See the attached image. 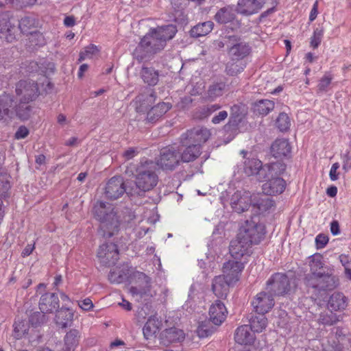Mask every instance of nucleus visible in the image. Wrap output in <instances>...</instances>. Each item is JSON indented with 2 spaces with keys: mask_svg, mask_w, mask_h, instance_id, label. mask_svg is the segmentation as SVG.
<instances>
[{
  "mask_svg": "<svg viewBox=\"0 0 351 351\" xmlns=\"http://www.w3.org/2000/svg\"><path fill=\"white\" fill-rule=\"evenodd\" d=\"M290 282L287 276L282 273L273 274L267 281L265 289L273 298L285 295L290 291Z\"/></svg>",
  "mask_w": 351,
  "mask_h": 351,
  "instance_id": "423d86ee",
  "label": "nucleus"
},
{
  "mask_svg": "<svg viewBox=\"0 0 351 351\" xmlns=\"http://www.w3.org/2000/svg\"><path fill=\"white\" fill-rule=\"evenodd\" d=\"M252 246L251 243L238 233L237 237L230 242V254L234 259L240 261L243 256L250 255Z\"/></svg>",
  "mask_w": 351,
  "mask_h": 351,
  "instance_id": "9b49d317",
  "label": "nucleus"
},
{
  "mask_svg": "<svg viewBox=\"0 0 351 351\" xmlns=\"http://www.w3.org/2000/svg\"><path fill=\"white\" fill-rule=\"evenodd\" d=\"M73 314L69 308H61L57 311L55 317L56 324L62 328H66L69 323L73 320Z\"/></svg>",
  "mask_w": 351,
  "mask_h": 351,
  "instance_id": "4c0bfd02",
  "label": "nucleus"
},
{
  "mask_svg": "<svg viewBox=\"0 0 351 351\" xmlns=\"http://www.w3.org/2000/svg\"><path fill=\"white\" fill-rule=\"evenodd\" d=\"M248 242L253 245L259 244L266 234V228L263 223H261L258 217H252L246 220L241 226L239 232Z\"/></svg>",
  "mask_w": 351,
  "mask_h": 351,
  "instance_id": "39448f33",
  "label": "nucleus"
},
{
  "mask_svg": "<svg viewBox=\"0 0 351 351\" xmlns=\"http://www.w3.org/2000/svg\"><path fill=\"white\" fill-rule=\"evenodd\" d=\"M162 324L156 316H150L143 328V332L146 339H149L156 336L159 331Z\"/></svg>",
  "mask_w": 351,
  "mask_h": 351,
  "instance_id": "2f4dec72",
  "label": "nucleus"
},
{
  "mask_svg": "<svg viewBox=\"0 0 351 351\" xmlns=\"http://www.w3.org/2000/svg\"><path fill=\"white\" fill-rule=\"evenodd\" d=\"M169 103L160 102L151 108L147 113V120L150 123H155L171 109Z\"/></svg>",
  "mask_w": 351,
  "mask_h": 351,
  "instance_id": "c85d7f7f",
  "label": "nucleus"
},
{
  "mask_svg": "<svg viewBox=\"0 0 351 351\" xmlns=\"http://www.w3.org/2000/svg\"><path fill=\"white\" fill-rule=\"evenodd\" d=\"M213 27L214 23L210 21L198 23L190 30V35L193 38L204 36L213 30Z\"/></svg>",
  "mask_w": 351,
  "mask_h": 351,
  "instance_id": "e433bc0d",
  "label": "nucleus"
},
{
  "mask_svg": "<svg viewBox=\"0 0 351 351\" xmlns=\"http://www.w3.org/2000/svg\"><path fill=\"white\" fill-rule=\"evenodd\" d=\"M93 210L95 218L100 222L99 233L104 238H110L117 234L121 222L130 223L135 217L130 208L119 210L111 204L103 201L97 202Z\"/></svg>",
  "mask_w": 351,
  "mask_h": 351,
  "instance_id": "f257e3e1",
  "label": "nucleus"
},
{
  "mask_svg": "<svg viewBox=\"0 0 351 351\" xmlns=\"http://www.w3.org/2000/svg\"><path fill=\"white\" fill-rule=\"evenodd\" d=\"M12 21L8 14H3L0 18V37H4L9 43L15 39L16 26Z\"/></svg>",
  "mask_w": 351,
  "mask_h": 351,
  "instance_id": "aec40b11",
  "label": "nucleus"
},
{
  "mask_svg": "<svg viewBox=\"0 0 351 351\" xmlns=\"http://www.w3.org/2000/svg\"><path fill=\"white\" fill-rule=\"evenodd\" d=\"M267 326V319L265 314L258 313L250 319V328L254 332H262Z\"/></svg>",
  "mask_w": 351,
  "mask_h": 351,
  "instance_id": "58836bf2",
  "label": "nucleus"
},
{
  "mask_svg": "<svg viewBox=\"0 0 351 351\" xmlns=\"http://www.w3.org/2000/svg\"><path fill=\"white\" fill-rule=\"evenodd\" d=\"M210 136V132L204 127H197L187 130L180 136V143L187 145L188 143L195 144L201 147L202 144L206 143Z\"/></svg>",
  "mask_w": 351,
  "mask_h": 351,
  "instance_id": "9d476101",
  "label": "nucleus"
},
{
  "mask_svg": "<svg viewBox=\"0 0 351 351\" xmlns=\"http://www.w3.org/2000/svg\"><path fill=\"white\" fill-rule=\"evenodd\" d=\"M177 32L176 26L167 25L151 28L141 39L132 56L138 62L149 58L165 48L167 41L171 40Z\"/></svg>",
  "mask_w": 351,
  "mask_h": 351,
  "instance_id": "f03ea898",
  "label": "nucleus"
},
{
  "mask_svg": "<svg viewBox=\"0 0 351 351\" xmlns=\"http://www.w3.org/2000/svg\"><path fill=\"white\" fill-rule=\"evenodd\" d=\"M236 17L233 7L227 5L220 8L215 14L214 19L219 24L232 22Z\"/></svg>",
  "mask_w": 351,
  "mask_h": 351,
  "instance_id": "f704fd0d",
  "label": "nucleus"
},
{
  "mask_svg": "<svg viewBox=\"0 0 351 351\" xmlns=\"http://www.w3.org/2000/svg\"><path fill=\"white\" fill-rule=\"evenodd\" d=\"M233 283H229L228 280L219 275L213 280L212 290L214 294L219 298L225 299L229 292L230 286Z\"/></svg>",
  "mask_w": 351,
  "mask_h": 351,
  "instance_id": "b1692460",
  "label": "nucleus"
},
{
  "mask_svg": "<svg viewBox=\"0 0 351 351\" xmlns=\"http://www.w3.org/2000/svg\"><path fill=\"white\" fill-rule=\"evenodd\" d=\"M346 333L347 330L346 328L340 327H334L332 328L330 333V338L332 339L331 346L334 349V351H340L341 346L339 343L345 339Z\"/></svg>",
  "mask_w": 351,
  "mask_h": 351,
  "instance_id": "ea45409f",
  "label": "nucleus"
},
{
  "mask_svg": "<svg viewBox=\"0 0 351 351\" xmlns=\"http://www.w3.org/2000/svg\"><path fill=\"white\" fill-rule=\"evenodd\" d=\"M13 327L14 337L16 339L21 338L27 331V326L23 320L14 322Z\"/></svg>",
  "mask_w": 351,
  "mask_h": 351,
  "instance_id": "13d9d810",
  "label": "nucleus"
},
{
  "mask_svg": "<svg viewBox=\"0 0 351 351\" xmlns=\"http://www.w3.org/2000/svg\"><path fill=\"white\" fill-rule=\"evenodd\" d=\"M342 160V169L345 172H348L351 169V152L348 149L346 152L341 155Z\"/></svg>",
  "mask_w": 351,
  "mask_h": 351,
  "instance_id": "052dcab7",
  "label": "nucleus"
},
{
  "mask_svg": "<svg viewBox=\"0 0 351 351\" xmlns=\"http://www.w3.org/2000/svg\"><path fill=\"white\" fill-rule=\"evenodd\" d=\"M339 316L333 314L332 311L323 312L319 315L318 322L324 325H333L339 321Z\"/></svg>",
  "mask_w": 351,
  "mask_h": 351,
  "instance_id": "603ef678",
  "label": "nucleus"
},
{
  "mask_svg": "<svg viewBox=\"0 0 351 351\" xmlns=\"http://www.w3.org/2000/svg\"><path fill=\"white\" fill-rule=\"evenodd\" d=\"M184 339V333L183 330L175 327L167 328L160 335V342L165 346L181 341Z\"/></svg>",
  "mask_w": 351,
  "mask_h": 351,
  "instance_id": "5701e85b",
  "label": "nucleus"
},
{
  "mask_svg": "<svg viewBox=\"0 0 351 351\" xmlns=\"http://www.w3.org/2000/svg\"><path fill=\"white\" fill-rule=\"evenodd\" d=\"M247 325H242L237 328L234 332V339L241 345H250L254 343L255 336Z\"/></svg>",
  "mask_w": 351,
  "mask_h": 351,
  "instance_id": "bb28decb",
  "label": "nucleus"
},
{
  "mask_svg": "<svg viewBox=\"0 0 351 351\" xmlns=\"http://www.w3.org/2000/svg\"><path fill=\"white\" fill-rule=\"evenodd\" d=\"M332 77L329 73H326L319 81L317 84V93H326L330 89Z\"/></svg>",
  "mask_w": 351,
  "mask_h": 351,
  "instance_id": "864d4df0",
  "label": "nucleus"
},
{
  "mask_svg": "<svg viewBox=\"0 0 351 351\" xmlns=\"http://www.w3.org/2000/svg\"><path fill=\"white\" fill-rule=\"evenodd\" d=\"M16 107L12 96L6 95L0 98V121L5 117L12 118Z\"/></svg>",
  "mask_w": 351,
  "mask_h": 351,
  "instance_id": "7c9ffc66",
  "label": "nucleus"
},
{
  "mask_svg": "<svg viewBox=\"0 0 351 351\" xmlns=\"http://www.w3.org/2000/svg\"><path fill=\"white\" fill-rule=\"evenodd\" d=\"M226 86V83L223 82L213 83L210 85L205 93V100L213 101L217 97L222 96L224 93Z\"/></svg>",
  "mask_w": 351,
  "mask_h": 351,
  "instance_id": "c9c22d12",
  "label": "nucleus"
},
{
  "mask_svg": "<svg viewBox=\"0 0 351 351\" xmlns=\"http://www.w3.org/2000/svg\"><path fill=\"white\" fill-rule=\"evenodd\" d=\"M245 67V64L239 60L230 59L226 65L225 72L227 75L234 76L241 73Z\"/></svg>",
  "mask_w": 351,
  "mask_h": 351,
  "instance_id": "09e8293b",
  "label": "nucleus"
},
{
  "mask_svg": "<svg viewBox=\"0 0 351 351\" xmlns=\"http://www.w3.org/2000/svg\"><path fill=\"white\" fill-rule=\"evenodd\" d=\"M221 108V105L217 104L204 106L196 110L194 117L198 119H204Z\"/></svg>",
  "mask_w": 351,
  "mask_h": 351,
  "instance_id": "a18cd8bd",
  "label": "nucleus"
},
{
  "mask_svg": "<svg viewBox=\"0 0 351 351\" xmlns=\"http://www.w3.org/2000/svg\"><path fill=\"white\" fill-rule=\"evenodd\" d=\"M180 152L173 146H168L161 149L157 165L163 170L172 171L180 162Z\"/></svg>",
  "mask_w": 351,
  "mask_h": 351,
  "instance_id": "0eeeda50",
  "label": "nucleus"
},
{
  "mask_svg": "<svg viewBox=\"0 0 351 351\" xmlns=\"http://www.w3.org/2000/svg\"><path fill=\"white\" fill-rule=\"evenodd\" d=\"M156 164L151 160L141 161L136 169L135 184L142 192L152 190L158 184Z\"/></svg>",
  "mask_w": 351,
  "mask_h": 351,
  "instance_id": "7ed1b4c3",
  "label": "nucleus"
},
{
  "mask_svg": "<svg viewBox=\"0 0 351 351\" xmlns=\"http://www.w3.org/2000/svg\"><path fill=\"white\" fill-rule=\"evenodd\" d=\"M16 93L21 103L27 104L38 96V84L32 80H21L16 86Z\"/></svg>",
  "mask_w": 351,
  "mask_h": 351,
  "instance_id": "1a4fd4ad",
  "label": "nucleus"
},
{
  "mask_svg": "<svg viewBox=\"0 0 351 351\" xmlns=\"http://www.w3.org/2000/svg\"><path fill=\"white\" fill-rule=\"evenodd\" d=\"M252 198L249 191H237L232 195L230 204L234 211L241 213L249 209L252 204Z\"/></svg>",
  "mask_w": 351,
  "mask_h": 351,
  "instance_id": "4468645a",
  "label": "nucleus"
},
{
  "mask_svg": "<svg viewBox=\"0 0 351 351\" xmlns=\"http://www.w3.org/2000/svg\"><path fill=\"white\" fill-rule=\"evenodd\" d=\"M263 186L265 193L269 195H275L282 193L285 189V181L280 178L275 177L267 179Z\"/></svg>",
  "mask_w": 351,
  "mask_h": 351,
  "instance_id": "393cba45",
  "label": "nucleus"
},
{
  "mask_svg": "<svg viewBox=\"0 0 351 351\" xmlns=\"http://www.w3.org/2000/svg\"><path fill=\"white\" fill-rule=\"evenodd\" d=\"M59 298L54 293H45L39 301V308L42 313H51L59 308Z\"/></svg>",
  "mask_w": 351,
  "mask_h": 351,
  "instance_id": "6ab92c4d",
  "label": "nucleus"
},
{
  "mask_svg": "<svg viewBox=\"0 0 351 351\" xmlns=\"http://www.w3.org/2000/svg\"><path fill=\"white\" fill-rule=\"evenodd\" d=\"M230 38H232V35L226 36L225 37L223 38L221 40H215L213 45L215 48H217L219 49L224 47L225 46L228 47V41L230 40Z\"/></svg>",
  "mask_w": 351,
  "mask_h": 351,
  "instance_id": "338daca9",
  "label": "nucleus"
},
{
  "mask_svg": "<svg viewBox=\"0 0 351 351\" xmlns=\"http://www.w3.org/2000/svg\"><path fill=\"white\" fill-rule=\"evenodd\" d=\"M29 134L28 129L25 126H21L19 128L17 131L15 133V138L16 139H22L25 138Z\"/></svg>",
  "mask_w": 351,
  "mask_h": 351,
  "instance_id": "774afa93",
  "label": "nucleus"
},
{
  "mask_svg": "<svg viewBox=\"0 0 351 351\" xmlns=\"http://www.w3.org/2000/svg\"><path fill=\"white\" fill-rule=\"evenodd\" d=\"M228 116V113L226 110L219 111L217 114H215L211 120V122L213 124H219L221 121H224Z\"/></svg>",
  "mask_w": 351,
  "mask_h": 351,
  "instance_id": "0e129e2a",
  "label": "nucleus"
},
{
  "mask_svg": "<svg viewBox=\"0 0 351 351\" xmlns=\"http://www.w3.org/2000/svg\"><path fill=\"white\" fill-rule=\"evenodd\" d=\"M285 170V165L282 162H273L263 165L260 172V181L263 182L267 179L279 177Z\"/></svg>",
  "mask_w": 351,
  "mask_h": 351,
  "instance_id": "412c9836",
  "label": "nucleus"
},
{
  "mask_svg": "<svg viewBox=\"0 0 351 351\" xmlns=\"http://www.w3.org/2000/svg\"><path fill=\"white\" fill-rule=\"evenodd\" d=\"M322 256L319 254H315L311 256L309 267L311 273L309 274H319L322 273L320 270L324 267Z\"/></svg>",
  "mask_w": 351,
  "mask_h": 351,
  "instance_id": "8fccbe9b",
  "label": "nucleus"
},
{
  "mask_svg": "<svg viewBox=\"0 0 351 351\" xmlns=\"http://www.w3.org/2000/svg\"><path fill=\"white\" fill-rule=\"evenodd\" d=\"M339 168V164L338 162H335L332 164L329 172V177L332 181H336L339 179V173L337 171Z\"/></svg>",
  "mask_w": 351,
  "mask_h": 351,
  "instance_id": "69168bd1",
  "label": "nucleus"
},
{
  "mask_svg": "<svg viewBox=\"0 0 351 351\" xmlns=\"http://www.w3.org/2000/svg\"><path fill=\"white\" fill-rule=\"evenodd\" d=\"M304 283L308 289H312V291L317 295L321 291L335 289L339 284V280L334 275L322 272L319 274L306 275Z\"/></svg>",
  "mask_w": 351,
  "mask_h": 351,
  "instance_id": "20e7f679",
  "label": "nucleus"
},
{
  "mask_svg": "<svg viewBox=\"0 0 351 351\" xmlns=\"http://www.w3.org/2000/svg\"><path fill=\"white\" fill-rule=\"evenodd\" d=\"M252 206L260 213H263L274 208L275 203L269 197L257 195L253 196Z\"/></svg>",
  "mask_w": 351,
  "mask_h": 351,
  "instance_id": "c756f323",
  "label": "nucleus"
},
{
  "mask_svg": "<svg viewBox=\"0 0 351 351\" xmlns=\"http://www.w3.org/2000/svg\"><path fill=\"white\" fill-rule=\"evenodd\" d=\"M241 154L243 158V171L247 176L254 175L258 176L260 180V172L263 168L262 162L255 158L252 153H248L245 150L241 151Z\"/></svg>",
  "mask_w": 351,
  "mask_h": 351,
  "instance_id": "dca6fc26",
  "label": "nucleus"
},
{
  "mask_svg": "<svg viewBox=\"0 0 351 351\" xmlns=\"http://www.w3.org/2000/svg\"><path fill=\"white\" fill-rule=\"evenodd\" d=\"M276 125L281 132L287 131L291 125L289 117L286 113H280L276 119Z\"/></svg>",
  "mask_w": 351,
  "mask_h": 351,
  "instance_id": "6e6d98bb",
  "label": "nucleus"
},
{
  "mask_svg": "<svg viewBox=\"0 0 351 351\" xmlns=\"http://www.w3.org/2000/svg\"><path fill=\"white\" fill-rule=\"evenodd\" d=\"M128 278L127 274L120 269H113L110 270L108 275V280L111 283L120 284L125 281Z\"/></svg>",
  "mask_w": 351,
  "mask_h": 351,
  "instance_id": "3c124183",
  "label": "nucleus"
},
{
  "mask_svg": "<svg viewBox=\"0 0 351 351\" xmlns=\"http://www.w3.org/2000/svg\"><path fill=\"white\" fill-rule=\"evenodd\" d=\"M227 314L228 311L220 300H216L209 308L210 320L215 326H220L225 321Z\"/></svg>",
  "mask_w": 351,
  "mask_h": 351,
  "instance_id": "a211bd4d",
  "label": "nucleus"
},
{
  "mask_svg": "<svg viewBox=\"0 0 351 351\" xmlns=\"http://www.w3.org/2000/svg\"><path fill=\"white\" fill-rule=\"evenodd\" d=\"M324 34L323 27H317L313 32V35L311 38V46L314 49L317 48L321 43Z\"/></svg>",
  "mask_w": 351,
  "mask_h": 351,
  "instance_id": "bf43d9fd",
  "label": "nucleus"
},
{
  "mask_svg": "<svg viewBox=\"0 0 351 351\" xmlns=\"http://www.w3.org/2000/svg\"><path fill=\"white\" fill-rule=\"evenodd\" d=\"M244 269V263L241 261L233 259L225 262L222 267L223 277L229 283H236L239 280L241 272Z\"/></svg>",
  "mask_w": 351,
  "mask_h": 351,
  "instance_id": "ddd939ff",
  "label": "nucleus"
},
{
  "mask_svg": "<svg viewBox=\"0 0 351 351\" xmlns=\"http://www.w3.org/2000/svg\"><path fill=\"white\" fill-rule=\"evenodd\" d=\"M139 280H142L145 285L143 287H132L130 289L133 294L144 295H146L150 290V278L142 272H137L136 276Z\"/></svg>",
  "mask_w": 351,
  "mask_h": 351,
  "instance_id": "79ce46f5",
  "label": "nucleus"
},
{
  "mask_svg": "<svg viewBox=\"0 0 351 351\" xmlns=\"http://www.w3.org/2000/svg\"><path fill=\"white\" fill-rule=\"evenodd\" d=\"M291 145L287 139L278 138L271 146V153L276 158L287 156L291 153Z\"/></svg>",
  "mask_w": 351,
  "mask_h": 351,
  "instance_id": "cd10ccee",
  "label": "nucleus"
},
{
  "mask_svg": "<svg viewBox=\"0 0 351 351\" xmlns=\"http://www.w3.org/2000/svg\"><path fill=\"white\" fill-rule=\"evenodd\" d=\"M262 7V0H239L237 11L243 15H252L258 12Z\"/></svg>",
  "mask_w": 351,
  "mask_h": 351,
  "instance_id": "4be33fe9",
  "label": "nucleus"
},
{
  "mask_svg": "<svg viewBox=\"0 0 351 351\" xmlns=\"http://www.w3.org/2000/svg\"><path fill=\"white\" fill-rule=\"evenodd\" d=\"M182 145L185 147V149L180 154V160L183 162H192L201 154L200 147L195 144L188 143L187 145Z\"/></svg>",
  "mask_w": 351,
  "mask_h": 351,
  "instance_id": "72a5a7b5",
  "label": "nucleus"
},
{
  "mask_svg": "<svg viewBox=\"0 0 351 351\" xmlns=\"http://www.w3.org/2000/svg\"><path fill=\"white\" fill-rule=\"evenodd\" d=\"M250 45L243 41L239 36L232 35V38L228 41V54L233 60H242L250 54Z\"/></svg>",
  "mask_w": 351,
  "mask_h": 351,
  "instance_id": "6e6552de",
  "label": "nucleus"
},
{
  "mask_svg": "<svg viewBox=\"0 0 351 351\" xmlns=\"http://www.w3.org/2000/svg\"><path fill=\"white\" fill-rule=\"evenodd\" d=\"M274 102L269 99H261L254 106V111L261 115H267L274 108Z\"/></svg>",
  "mask_w": 351,
  "mask_h": 351,
  "instance_id": "c03bdc74",
  "label": "nucleus"
},
{
  "mask_svg": "<svg viewBox=\"0 0 351 351\" xmlns=\"http://www.w3.org/2000/svg\"><path fill=\"white\" fill-rule=\"evenodd\" d=\"M30 110L29 106H26L24 109H22V106H19L16 107L14 111L19 118L26 120L29 117Z\"/></svg>",
  "mask_w": 351,
  "mask_h": 351,
  "instance_id": "680f3d73",
  "label": "nucleus"
},
{
  "mask_svg": "<svg viewBox=\"0 0 351 351\" xmlns=\"http://www.w3.org/2000/svg\"><path fill=\"white\" fill-rule=\"evenodd\" d=\"M80 333L76 329H71L64 337L62 351H73L79 343Z\"/></svg>",
  "mask_w": 351,
  "mask_h": 351,
  "instance_id": "473e14b6",
  "label": "nucleus"
},
{
  "mask_svg": "<svg viewBox=\"0 0 351 351\" xmlns=\"http://www.w3.org/2000/svg\"><path fill=\"white\" fill-rule=\"evenodd\" d=\"M252 305L257 313L265 314L274 306V300L268 292L261 291L254 298Z\"/></svg>",
  "mask_w": 351,
  "mask_h": 351,
  "instance_id": "f3484780",
  "label": "nucleus"
},
{
  "mask_svg": "<svg viewBox=\"0 0 351 351\" xmlns=\"http://www.w3.org/2000/svg\"><path fill=\"white\" fill-rule=\"evenodd\" d=\"M98 53V49L94 45H90L84 48L80 53L78 59L79 62H82L86 59H91Z\"/></svg>",
  "mask_w": 351,
  "mask_h": 351,
  "instance_id": "4d7b16f0",
  "label": "nucleus"
},
{
  "mask_svg": "<svg viewBox=\"0 0 351 351\" xmlns=\"http://www.w3.org/2000/svg\"><path fill=\"white\" fill-rule=\"evenodd\" d=\"M209 320H204L199 324L197 328V335L199 338H206L211 335L216 330L215 326Z\"/></svg>",
  "mask_w": 351,
  "mask_h": 351,
  "instance_id": "49530a36",
  "label": "nucleus"
},
{
  "mask_svg": "<svg viewBox=\"0 0 351 351\" xmlns=\"http://www.w3.org/2000/svg\"><path fill=\"white\" fill-rule=\"evenodd\" d=\"M37 21L34 17L26 16L23 17L19 22V28L23 34L32 33V29L36 27Z\"/></svg>",
  "mask_w": 351,
  "mask_h": 351,
  "instance_id": "de8ad7c7",
  "label": "nucleus"
},
{
  "mask_svg": "<svg viewBox=\"0 0 351 351\" xmlns=\"http://www.w3.org/2000/svg\"><path fill=\"white\" fill-rule=\"evenodd\" d=\"M143 82L149 86H155L158 82V72L152 67L143 66L141 71Z\"/></svg>",
  "mask_w": 351,
  "mask_h": 351,
  "instance_id": "a19ab883",
  "label": "nucleus"
},
{
  "mask_svg": "<svg viewBox=\"0 0 351 351\" xmlns=\"http://www.w3.org/2000/svg\"><path fill=\"white\" fill-rule=\"evenodd\" d=\"M126 192L123 179L121 176H114L106 183L105 197L110 200L121 197Z\"/></svg>",
  "mask_w": 351,
  "mask_h": 351,
  "instance_id": "2eb2a0df",
  "label": "nucleus"
},
{
  "mask_svg": "<svg viewBox=\"0 0 351 351\" xmlns=\"http://www.w3.org/2000/svg\"><path fill=\"white\" fill-rule=\"evenodd\" d=\"M348 304V298L341 292H334L328 301V308L330 311H342Z\"/></svg>",
  "mask_w": 351,
  "mask_h": 351,
  "instance_id": "a878e982",
  "label": "nucleus"
},
{
  "mask_svg": "<svg viewBox=\"0 0 351 351\" xmlns=\"http://www.w3.org/2000/svg\"><path fill=\"white\" fill-rule=\"evenodd\" d=\"M45 313L35 311L32 313L29 317V322L32 326L37 327L44 324L47 321V317Z\"/></svg>",
  "mask_w": 351,
  "mask_h": 351,
  "instance_id": "5fc2aeb1",
  "label": "nucleus"
},
{
  "mask_svg": "<svg viewBox=\"0 0 351 351\" xmlns=\"http://www.w3.org/2000/svg\"><path fill=\"white\" fill-rule=\"evenodd\" d=\"M328 236L324 234H319L315 238V244L317 249L324 248L328 243Z\"/></svg>",
  "mask_w": 351,
  "mask_h": 351,
  "instance_id": "e2e57ef3",
  "label": "nucleus"
},
{
  "mask_svg": "<svg viewBox=\"0 0 351 351\" xmlns=\"http://www.w3.org/2000/svg\"><path fill=\"white\" fill-rule=\"evenodd\" d=\"M97 258L105 266L110 267L114 265L119 259L117 245L112 243L100 245L97 252Z\"/></svg>",
  "mask_w": 351,
  "mask_h": 351,
  "instance_id": "f8f14e48",
  "label": "nucleus"
},
{
  "mask_svg": "<svg viewBox=\"0 0 351 351\" xmlns=\"http://www.w3.org/2000/svg\"><path fill=\"white\" fill-rule=\"evenodd\" d=\"M134 101L136 110L138 112H145L154 101V95L152 93L140 94L136 97Z\"/></svg>",
  "mask_w": 351,
  "mask_h": 351,
  "instance_id": "37998d69",
  "label": "nucleus"
}]
</instances>
